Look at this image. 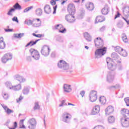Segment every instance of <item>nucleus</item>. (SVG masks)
<instances>
[{"label":"nucleus","mask_w":129,"mask_h":129,"mask_svg":"<svg viewBox=\"0 0 129 129\" xmlns=\"http://www.w3.org/2000/svg\"><path fill=\"white\" fill-rule=\"evenodd\" d=\"M105 53H106L105 47L96 49L95 51V58L99 59V58H101Z\"/></svg>","instance_id":"f257e3e1"},{"label":"nucleus","mask_w":129,"mask_h":129,"mask_svg":"<svg viewBox=\"0 0 129 129\" xmlns=\"http://www.w3.org/2000/svg\"><path fill=\"white\" fill-rule=\"evenodd\" d=\"M72 117L71 114L67 112H64L62 114V121L66 123H69L70 122Z\"/></svg>","instance_id":"f03ea898"},{"label":"nucleus","mask_w":129,"mask_h":129,"mask_svg":"<svg viewBox=\"0 0 129 129\" xmlns=\"http://www.w3.org/2000/svg\"><path fill=\"white\" fill-rule=\"evenodd\" d=\"M106 62L108 65V69H109V70L113 71L114 70H115V69H116V66L113 65L114 62L111 58L107 57L106 58Z\"/></svg>","instance_id":"7ed1b4c3"},{"label":"nucleus","mask_w":129,"mask_h":129,"mask_svg":"<svg viewBox=\"0 0 129 129\" xmlns=\"http://www.w3.org/2000/svg\"><path fill=\"white\" fill-rule=\"evenodd\" d=\"M29 52L31 55H32V58H33V59L35 60H39V59H40V53H39V52L37 51V50L34 48H31L29 50Z\"/></svg>","instance_id":"20e7f679"},{"label":"nucleus","mask_w":129,"mask_h":129,"mask_svg":"<svg viewBox=\"0 0 129 129\" xmlns=\"http://www.w3.org/2000/svg\"><path fill=\"white\" fill-rule=\"evenodd\" d=\"M50 51H51V50L50 49V47H49V46H44L41 49V53L43 56H44V57H47L49 56Z\"/></svg>","instance_id":"39448f33"},{"label":"nucleus","mask_w":129,"mask_h":129,"mask_svg":"<svg viewBox=\"0 0 129 129\" xmlns=\"http://www.w3.org/2000/svg\"><path fill=\"white\" fill-rule=\"evenodd\" d=\"M95 46L97 48H101L103 47L104 43L101 38L97 37L94 41Z\"/></svg>","instance_id":"423d86ee"},{"label":"nucleus","mask_w":129,"mask_h":129,"mask_svg":"<svg viewBox=\"0 0 129 129\" xmlns=\"http://www.w3.org/2000/svg\"><path fill=\"white\" fill-rule=\"evenodd\" d=\"M97 99V92L95 91H92L89 94V100L91 102H94Z\"/></svg>","instance_id":"0eeeda50"},{"label":"nucleus","mask_w":129,"mask_h":129,"mask_svg":"<svg viewBox=\"0 0 129 129\" xmlns=\"http://www.w3.org/2000/svg\"><path fill=\"white\" fill-rule=\"evenodd\" d=\"M37 125V121L35 118L30 119L28 121V128L35 129Z\"/></svg>","instance_id":"6e6552de"},{"label":"nucleus","mask_w":129,"mask_h":129,"mask_svg":"<svg viewBox=\"0 0 129 129\" xmlns=\"http://www.w3.org/2000/svg\"><path fill=\"white\" fill-rule=\"evenodd\" d=\"M13 59V54L11 53H7L4 55L2 58L3 63H7L9 60Z\"/></svg>","instance_id":"1a4fd4ad"},{"label":"nucleus","mask_w":129,"mask_h":129,"mask_svg":"<svg viewBox=\"0 0 129 129\" xmlns=\"http://www.w3.org/2000/svg\"><path fill=\"white\" fill-rule=\"evenodd\" d=\"M111 57L112 58V61H113V62H114L115 61L116 63H121V58L117 55V53L113 52L112 53Z\"/></svg>","instance_id":"9d476101"},{"label":"nucleus","mask_w":129,"mask_h":129,"mask_svg":"<svg viewBox=\"0 0 129 129\" xmlns=\"http://www.w3.org/2000/svg\"><path fill=\"white\" fill-rule=\"evenodd\" d=\"M68 11L71 15H74L75 14V6L74 4H69L68 7Z\"/></svg>","instance_id":"9b49d317"},{"label":"nucleus","mask_w":129,"mask_h":129,"mask_svg":"<svg viewBox=\"0 0 129 129\" xmlns=\"http://www.w3.org/2000/svg\"><path fill=\"white\" fill-rule=\"evenodd\" d=\"M121 114L125 119H129V110L124 108L121 110Z\"/></svg>","instance_id":"f8f14e48"},{"label":"nucleus","mask_w":129,"mask_h":129,"mask_svg":"<svg viewBox=\"0 0 129 129\" xmlns=\"http://www.w3.org/2000/svg\"><path fill=\"white\" fill-rule=\"evenodd\" d=\"M114 75L115 74L113 72L109 73L107 77V81L109 82V83L112 82V81L114 80Z\"/></svg>","instance_id":"ddd939ff"},{"label":"nucleus","mask_w":129,"mask_h":129,"mask_svg":"<svg viewBox=\"0 0 129 129\" xmlns=\"http://www.w3.org/2000/svg\"><path fill=\"white\" fill-rule=\"evenodd\" d=\"M73 14L68 15L66 16V20L69 23H74L75 22V17L73 16Z\"/></svg>","instance_id":"4468645a"},{"label":"nucleus","mask_w":129,"mask_h":129,"mask_svg":"<svg viewBox=\"0 0 129 129\" xmlns=\"http://www.w3.org/2000/svg\"><path fill=\"white\" fill-rule=\"evenodd\" d=\"M99 111H100V107L99 105H97L93 107L91 113L93 115H95V114H97Z\"/></svg>","instance_id":"2eb2a0df"},{"label":"nucleus","mask_w":129,"mask_h":129,"mask_svg":"<svg viewBox=\"0 0 129 129\" xmlns=\"http://www.w3.org/2000/svg\"><path fill=\"white\" fill-rule=\"evenodd\" d=\"M41 23V20L39 18L33 19L32 20V26H33V27H40Z\"/></svg>","instance_id":"dca6fc26"},{"label":"nucleus","mask_w":129,"mask_h":129,"mask_svg":"<svg viewBox=\"0 0 129 129\" xmlns=\"http://www.w3.org/2000/svg\"><path fill=\"white\" fill-rule=\"evenodd\" d=\"M127 119L123 118L121 119V124L123 127H128L129 126V120Z\"/></svg>","instance_id":"f3484780"},{"label":"nucleus","mask_w":129,"mask_h":129,"mask_svg":"<svg viewBox=\"0 0 129 129\" xmlns=\"http://www.w3.org/2000/svg\"><path fill=\"white\" fill-rule=\"evenodd\" d=\"M114 111V109L112 106H109L105 110L106 115H109L111 113H112Z\"/></svg>","instance_id":"a211bd4d"},{"label":"nucleus","mask_w":129,"mask_h":129,"mask_svg":"<svg viewBox=\"0 0 129 129\" xmlns=\"http://www.w3.org/2000/svg\"><path fill=\"white\" fill-rule=\"evenodd\" d=\"M101 13L102 15H107L109 13V7L108 5H105L104 7L101 10Z\"/></svg>","instance_id":"6ab92c4d"},{"label":"nucleus","mask_w":129,"mask_h":129,"mask_svg":"<svg viewBox=\"0 0 129 129\" xmlns=\"http://www.w3.org/2000/svg\"><path fill=\"white\" fill-rule=\"evenodd\" d=\"M86 7L89 11H93V10H94V5L91 2L87 3L86 4Z\"/></svg>","instance_id":"aec40b11"},{"label":"nucleus","mask_w":129,"mask_h":129,"mask_svg":"<svg viewBox=\"0 0 129 129\" xmlns=\"http://www.w3.org/2000/svg\"><path fill=\"white\" fill-rule=\"evenodd\" d=\"M63 90L64 92H71L72 89L71 88V85L64 84L63 86Z\"/></svg>","instance_id":"412c9836"},{"label":"nucleus","mask_w":129,"mask_h":129,"mask_svg":"<svg viewBox=\"0 0 129 129\" xmlns=\"http://www.w3.org/2000/svg\"><path fill=\"white\" fill-rule=\"evenodd\" d=\"M6 48V42L4 41V37H0V49H5Z\"/></svg>","instance_id":"4be33fe9"},{"label":"nucleus","mask_w":129,"mask_h":129,"mask_svg":"<svg viewBox=\"0 0 129 129\" xmlns=\"http://www.w3.org/2000/svg\"><path fill=\"white\" fill-rule=\"evenodd\" d=\"M40 40L41 39H37L35 41H31L25 46V47H29V46H31V47H32V46H34V45H36L37 43H38V42L40 41Z\"/></svg>","instance_id":"5701e85b"},{"label":"nucleus","mask_w":129,"mask_h":129,"mask_svg":"<svg viewBox=\"0 0 129 129\" xmlns=\"http://www.w3.org/2000/svg\"><path fill=\"white\" fill-rule=\"evenodd\" d=\"M44 12L46 14L49 15V14H51V7L49 5H46L44 7Z\"/></svg>","instance_id":"b1692460"},{"label":"nucleus","mask_w":129,"mask_h":129,"mask_svg":"<svg viewBox=\"0 0 129 129\" xmlns=\"http://www.w3.org/2000/svg\"><path fill=\"white\" fill-rule=\"evenodd\" d=\"M104 20V17L102 16H97L96 18L95 24H97V23H101V22H103Z\"/></svg>","instance_id":"393cba45"},{"label":"nucleus","mask_w":129,"mask_h":129,"mask_svg":"<svg viewBox=\"0 0 129 129\" xmlns=\"http://www.w3.org/2000/svg\"><path fill=\"white\" fill-rule=\"evenodd\" d=\"M84 38L88 41V42H91V36H90L89 34L86 32L84 34Z\"/></svg>","instance_id":"a878e982"},{"label":"nucleus","mask_w":129,"mask_h":129,"mask_svg":"<svg viewBox=\"0 0 129 129\" xmlns=\"http://www.w3.org/2000/svg\"><path fill=\"white\" fill-rule=\"evenodd\" d=\"M123 13L125 17H129V7H125L123 9Z\"/></svg>","instance_id":"bb28decb"},{"label":"nucleus","mask_w":129,"mask_h":129,"mask_svg":"<svg viewBox=\"0 0 129 129\" xmlns=\"http://www.w3.org/2000/svg\"><path fill=\"white\" fill-rule=\"evenodd\" d=\"M22 89V86L20 84H18L16 86H14L13 87L12 90H15V91H19V90H21Z\"/></svg>","instance_id":"cd10ccee"},{"label":"nucleus","mask_w":129,"mask_h":129,"mask_svg":"<svg viewBox=\"0 0 129 129\" xmlns=\"http://www.w3.org/2000/svg\"><path fill=\"white\" fill-rule=\"evenodd\" d=\"M99 101L101 104H105L106 103V99L104 96H101L99 98Z\"/></svg>","instance_id":"c85d7f7f"},{"label":"nucleus","mask_w":129,"mask_h":129,"mask_svg":"<svg viewBox=\"0 0 129 129\" xmlns=\"http://www.w3.org/2000/svg\"><path fill=\"white\" fill-rule=\"evenodd\" d=\"M29 92H30V89L28 87H25L23 90V93L25 95H27V94H29Z\"/></svg>","instance_id":"c756f323"},{"label":"nucleus","mask_w":129,"mask_h":129,"mask_svg":"<svg viewBox=\"0 0 129 129\" xmlns=\"http://www.w3.org/2000/svg\"><path fill=\"white\" fill-rule=\"evenodd\" d=\"M16 80L19 81V82H24L26 80L24 79V77L18 75L16 76Z\"/></svg>","instance_id":"7c9ffc66"},{"label":"nucleus","mask_w":129,"mask_h":129,"mask_svg":"<svg viewBox=\"0 0 129 129\" xmlns=\"http://www.w3.org/2000/svg\"><path fill=\"white\" fill-rule=\"evenodd\" d=\"M65 61L63 60H60L59 62L57 63L58 67L62 69V68L63 67L64 64H65Z\"/></svg>","instance_id":"2f4dec72"},{"label":"nucleus","mask_w":129,"mask_h":129,"mask_svg":"<svg viewBox=\"0 0 129 129\" xmlns=\"http://www.w3.org/2000/svg\"><path fill=\"white\" fill-rule=\"evenodd\" d=\"M6 85L7 88H9V89L13 90V87H14V86L12 84V83H11L10 82H7L6 83Z\"/></svg>","instance_id":"473e14b6"},{"label":"nucleus","mask_w":129,"mask_h":129,"mask_svg":"<svg viewBox=\"0 0 129 129\" xmlns=\"http://www.w3.org/2000/svg\"><path fill=\"white\" fill-rule=\"evenodd\" d=\"M13 8H14V9L15 10H22V7L21 6V5H20V4H19V3H16L15 5H14L13 6Z\"/></svg>","instance_id":"72a5a7b5"},{"label":"nucleus","mask_w":129,"mask_h":129,"mask_svg":"<svg viewBox=\"0 0 129 129\" xmlns=\"http://www.w3.org/2000/svg\"><path fill=\"white\" fill-rule=\"evenodd\" d=\"M36 14L37 16H42V14H43V11H42V9H38L36 10Z\"/></svg>","instance_id":"f704fd0d"},{"label":"nucleus","mask_w":129,"mask_h":129,"mask_svg":"<svg viewBox=\"0 0 129 129\" xmlns=\"http://www.w3.org/2000/svg\"><path fill=\"white\" fill-rule=\"evenodd\" d=\"M123 50V49L121 48V47L119 46H116L115 48V52H117V53H119V54H120Z\"/></svg>","instance_id":"c9c22d12"},{"label":"nucleus","mask_w":129,"mask_h":129,"mask_svg":"<svg viewBox=\"0 0 129 129\" xmlns=\"http://www.w3.org/2000/svg\"><path fill=\"white\" fill-rule=\"evenodd\" d=\"M61 69H62V70H68V69H69V64H68L66 61L63 64V67L61 68Z\"/></svg>","instance_id":"e433bc0d"},{"label":"nucleus","mask_w":129,"mask_h":129,"mask_svg":"<svg viewBox=\"0 0 129 129\" xmlns=\"http://www.w3.org/2000/svg\"><path fill=\"white\" fill-rule=\"evenodd\" d=\"M24 24L28 26H31V25H33V21L31 20H26L25 21Z\"/></svg>","instance_id":"4c0bfd02"},{"label":"nucleus","mask_w":129,"mask_h":129,"mask_svg":"<svg viewBox=\"0 0 129 129\" xmlns=\"http://www.w3.org/2000/svg\"><path fill=\"white\" fill-rule=\"evenodd\" d=\"M33 108L34 110H36V109H40V105H39V102H36L35 103Z\"/></svg>","instance_id":"58836bf2"},{"label":"nucleus","mask_w":129,"mask_h":129,"mask_svg":"<svg viewBox=\"0 0 129 129\" xmlns=\"http://www.w3.org/2000/svg\"><path fill=\"white\" fill-rule=\"evenodd\" d=\"M108 121L110 123H112V122H114V117L113 116H111L108 117Z\"/></svg>","instance_id":"ea45409f"},{"label":"nucleus","mask_w":129,"mask_h":129,"mask_svg":"<svg viewBox=\"0 0 129 129\" xmlns=\"http://www.w3.org/2000/svg\"><path fill=\"white\" fill-rule=\"evenodd\" d=\"M24 121H25V119H22L20 122V128H26V126L24 125Z\"/></svg>","instance_id":"a19ab883"},{"label":"nucleus","mask_w":129,"mask_h":129,"mask_svg":"<svg viewBox=\"0 0 129 129\" xmlns=\"http://www.w3.org/2000/svg\"><path fill=\"white\" fill-rule=\"evenodd\" d=\"M120 55H121V56H122L123 57H126V56H127V52H126L125 50L123 49L122 52L120 53Z\"/></svg>","instance_id":"79ce46f5"},{"label":"nucleus","mask_w":129,"mask_h":129,"mask_svg":"<svg viewBox=\"0 0 129 129\" xmlns=\"http://www.w3.org/2000/svg\"><path fill=\"white\" fill-rule=\"evenodd\" d=\"M5 112L7 113V114H10V113H13L14 111L13 110H11V109L7 107V109L5 110Z\"/></svg>","instance_id":"37998d69"},{"label":"nucleus","mask_w":129,"mask_h":129,"mask_svg":"<svg viewBox=\"0 0 129 129\" xmlns=\"http://www.w3.org/2000/svg\"><path fill=\"white\" fill-rule=\"evenodd\" d=\"M33 8L34 7L33 6H30L29 7H28V8L25 9L23 12H24V13H27V12L31 11V10L33 9Z\"/></svg>","instance_id":"c03bdc74"},{"label":"nucleus","mask_w":129,"mask_h":129,"mask_svg":"<svg viewBox=\"0 0 129 129\" xmlns=\"http://www.w3.org/2000/svg\"><path fill=\"white\" fill-rule=\"evenodd\" d=\"M122 39L124 43H127L128 39H127V37H126V36H125V35L123 34V36H122Z\"/></svg>","instance_id":"a18cd8bd"},{"label":"nucleus","mask_w":129,"mask_h":129,"mask_svg":"<svg viewBox=\"0 0 129 129\" xmlns=\"http://www.w3.org/2000/svg\"><path fill=\"white\" fill-rule=\"evenodd\" d=\"M13 12H15V9L14 8H12L11 9H10V10H9V11L7 13V15H8V16H13V14H12Z\"/></svg>","instance_id":"49530a36"},{"label":"nucleus","mask_w":129,"mask_h":129,"mask_svg":"<svg viewBox=\"0 0 129 129\" xmlns=\"http://www.w3.org/2000/svg\"><path fill=\"white\" fill-rule=\"evenodd\" d=\"M116 88H117V86H110L108 87V89H110V90H114Z\"/></svg>","instance_id":"de8ad7c7"},{"label":"nucleus","mask_w":129,"mask_h":129,"mask_svg":"<svg viewBox=\"0 0 129 129\" xmlns=\"http://www.w3.org/2000/svg\"><path fill=\"white\" fill-rule=\"evenodd\" d=\"M64 105H67V104L65 103V100H62L60 104L59 105V107H61L62 106H64Z\"/></svg>","instance_id":"09e8293b"},{"label":"nucleus","mask_w":129,"mask_h":129,"mask_svg":"<svg viewBox=\"0 0 129 129\" xmlns=\"http://www.w3.org/2000/svg\"><path fill=\"white\" fill-rule=\"evenodd\" d=\"M124 101L125 102L126 106H129V98H125L124 99Z\"/></svg>","instance_id":"8fccbe9b"},{"label":"nucleus","mask_w":129,"mask_h":129,"mask_svg":"<svg viewBox=\"0 0 129 129\" xmlns=\"http://www.w3.org/2000/svg\"><path fill=\"white\" fill-rule=\"evenodd\" d=\"M93 129H104V127L102 125H97L95 126Z\"/></svg>","instance_id":"3c124183"},{"label":"nucleus","mask_w":129,"mask_h":129,"mask_svg":"<svg viewBox=\"0 0 129 129\" xmlns=\"http://www.w3.org/2000/svg\"><path fill=\"white\" fill-rule=\"evenodd\" d=\"M63 28V26L61 25H57L56 26H55V30H57L59 29H62Z\"/></svg>","instance_id":"603ef678"},{"label":"nucleus","mask_w":129,"mask_h":129,"mask_svg":"<svg viewBox=\"0 0 129 129\" xmlns=\"http://www.w3.org/2000/svg\"><path fill=\"white\" fill-rule=\"evenodd\" d=\"M33 36L36 37L37 38H42V34H36L35 33L32 34Z\"/></svg>","instance_id":"864d4df0"},{"label":"nucleus","mask_w":129,"mask_h":129,"mask_svg":"<svg viewBox=\"0 0 129 129\" xmlns=\"http://www.w3.org/2000/svg\"><path fill=\"white\" fill-rule=\"evenodd\" d=\"M4 99H9V94L8 93H4L3 95Z\"/></svg>","instance_id":"5fc2aeb1"},{"label":"nucleus","mask_w":129,"mask_h":129,"mask_svg":"<svg viewBox=\"0 0 129 129\" xmlns=\"http://www.w3.org/2000/svg\"><path fill=\"white\" fill-rule=\"evenodd\" d=\"M12 21L13 22H16V23H19V20H18V18L17 17H14L13 19H12Z\"/></svg>","instance_id":"6e6d98bb"},{"label":"nucleus","mask_w":129,"mask_h":129,"mask_svg":"<svg viewBox=\"0 0 129 129\" xmlns=\"http://www.w3.org/2000/svg\"><path fill=\"white\" fill-rule=\"evenodd\" d=\"M117 27H118V28H119V29H121V28H122V27H123V24H122L121 23H118Z\"/></svg>","instance_id":"4d7b16f0"},{"label":"nucleus","mask_w":129,"mask_h":129,"mask_svg":"<svg viewBox=\"0 0 129 129\" xmlns=\"http://www.w3.org/2000/svg\"><path fill=\"white\" fill-rule=\"evenodd\" d=\"M1 105L2 106V107H3L4 110H6L7 108H8V106L5 105V104H1Z\"/></svg>","instance_id":"13d9d810"},{"label":"nucleus","mask_w":129,"mask_h":129,"mask_svg":"<svg viewBox=\"0 0 129 129\" xmlns=\"http://www.w3.org/2000/svg\"><path fill=\"white\" fill-rule=\"evenodd\" d=\"M80 95H81L82 97H83L84 95H85V91H81L80 93Z\"/></svg>","instance_id":"bf43d9fd"},{"label":"nucleus","mask_w":129,"mask_h":129,"mask_svg":"<svg viewBox=\"0 0 129 129\" xmlns=\"http://www.w3.org/2000/svg\"><path fill=\"white\" fill-rule=\"evenodd\" d=\"M16 127H18V123L17 122H14V127L10 128V129H16Z\"/></svg>","instance_id":"052dcab7"},{"label":"nucleus","mask_w":129,"mask_h":129,"mask_svg":"<svg viewBox=\"0 0 129 129\" xmlns=\"http://www.w3.org/2000/svg\"><path fill=\"white\" fill-rule=\"evenodd\" d=\"M59 33H61L62 34H64V33H65V32H66V29L64 28L62 30H59Z\"/></svg>","instance_id":"680f3d73"},{"label":"nucleus","mask_w":129,"mask_h":129,"mask_svg":"<svg viewBox=\"0 0 129 129\" xmlns=\"http://www.w3.org/2000/svg\"><path fill=\"white\" fill-rule=\"evenodd\" d=\"M56 56V53H55V52H52L51 54V57H52V58H55Z\"/></svg>","instance_id":"e2e57ef3"},{"label":"nucleus","mask_w":129,"mask_h":129,"mask_svg":"<svg viewBox=\"0 0 129 129\" xmlns=\"http://www.w3.org/2000/svg\"><path fill=\"white\" fill-rule=\"evenodd\" d=\"M56 0L55 1H54V0H52L51 2H50V3L52 5V6H55V5H56Z\"/></svg>","instance_id":"0e129e2a"},{"label":"nucleus","mask_w":129,"mask_h":129,"mask_svg":"<svg viewBox=\"0 0 129 129\" xmlns=\"http://www.w3.org/2000/svg\"><path fill=\"white\" fill-rule=\"evenodd\" d=\"M5 32H6V33H9L10 32H13V29H5Z\"/></svg>","instance_id":"69168bd1"},{"label":"nucleus","mask_w":129,"mask_h":129,"mask_svg":"<svg viewBox=\"0 0 129 129\" xmlns=\"http://www.w3.org/2000/svg\"><path fill=\"white\" fill-rule=\"evenodd\" d=\"M117 68H118V70L120 71V70H121L123 69L122 66L118 65V67H117Z\"/></svg>","instance_id":"338daca9"},{"label":"nucleus","mask_w":129,"mask_h":129,"mask_svg":"<svg viewBox=\"0 0 129 129\" xmlns=\"http://www.w3.org/2000/svg\"><path fill=\"white\" fill-rule=\"evenodd\" d=\"M23 99V97L20 96L18 99H17V102H19V101H21Z\"/></svg>","instance_id":"774afa93"}]
</instances>
